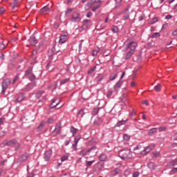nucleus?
<instances>
[{
    "instance_id": "nucleus-8",
    "label": "nucleus",
    "mask_w": 177,
    "mask_h": 177,
    "mask_svg": "<svg viewBox=\"0 0 177 177\" xmlns=\"http://www.w3.org/2000/svg\"><path fill=\"white\" fill-rule=\"evenodd\" d=\"M137 46H138V43L135 41H132L127 45V49H129V50H131V52H135Z\"/></svg>"
},
{
    "instance_id": "nucleus-53",
    "label": "nucleus",
    "mask_w": 177,
    "mask_h": 177,
    "mask_svg": "<svg viewBox=\"0 0 177 177\" xmlns=\"http://www.w3.org/2000/svg\"><path fill=\"white\" fill-rule=\"evenodd\" d=\"M115 1L116 6H118L119 5H121V1L122 0H115Z\"/></svg>"
},
{
    "instance_id": "nucleus-39",
    "label": "nucleus",
    "mask_w": 177,
    "mask_h": 177,
    "mask_svg": "<svg viewBox=\"0 0 177 177\" xmlns=\"http://www.w3.org/2000/svg\"><path fill=\"white\" fill-rule=\"evenodd\" d=\"M80 139H81V136H76L74 140V143L78 144V142H80Z\"/></svg>"
},
{
    "instance_id": "nucleus-33",
    "label": "nucleus",
    "mask_w": 177,
    "mask_h": 177,
    "mask_svg": "<svg viewBox=\"0 0 177 177\" xmlns=\"http://www.w3.org/2000/svg\"><path fill=\"white\" fill-rule=\"evenodd\" d=\"M24 100V95L23 94H20L19 97L15 100V102H21Z\"/></svg>"
},
{
    "instance_id": "nucleus-13",
    "label": "nucleus",
    "mask_w": 177,
    "mask_h": 177,
    "mask_svg": "<svg viewBox=\"0 0 177 177\" xmlns=\"http://www.w3.org/2000/svg\"><path fill=\"white\" fill-rule=\"evenodd\" d=\"M9 41L7 40L1 39L0 40V50H3L8 46Z\"/></svg>"
},
{
    "instance_id": "nucleus-54",
    "label": "nucleus",
    "mask_w": 177,
    "mask_h": 177,
    "mask_svg": "<svg viewBox=\"0 0 177 177\" xmlns=\"http://www.w3.org/2000/svg\"><path fill=\"white\" fill-rule=\"evenodd\" d=\"M172 165H177V159H175L171 161Z\"/></svg>"
},
{
    "instance_id": "nucleus-44",
    "label": "nucleus",
    "mask_w": 177,
    "mask_h": 177,
    "mask_svg": "<svg viewBox=\"0 0 177 177\" xmlns=\"http://www.w3.org/2000/svg\"><path fill=\"white\" fill-rule=\"evenodd\" d=\"M93 162H95V160L86 161V167H91Z\"/></svg>"
},
{
    "instance_id": "nucleus-25",
    "label": "nucleus",
    "mask_w": 177,
    "mask_h": 177,
    "mask_svg": "<svg viewBox=\"0 0 177 177\" xmlns=\"http://www.w3.org/2000/svg\"><path fill=\"white\" fill-rule=\"evenodd\" d=\"M133 53H135V52L129 50V51L126 54L125 59L128 60V59H130L132 55H133Z\"/></svg>"
},
{
    "instance_id": "nucleus-63",
    "label": "nucleus",
    "mask_w": 177,
    "mask_h": 177,
    "mask_svg": "<svg viewBox=\"0 0 177 177\" xmlns=\"http://www.w3.org/2000/svg\"><path fill=\"white\" fill-rule=\"evenodd\" d=\"M66 176H70V175L67 174H64L61 175V177H66Z\"/></svg>"
},
{
    "instance_id": "nucleus-22",
    "label": "nucleus",
    "mask_w": 177,
    "mask_h": 177,
    "mask_svg": "<svg viewBox=\"0 0 177 177\" xmlns=\"http://www.w3.org/2000/svg\"><path fill=\"white\" fill-rule=\"evenodd\" d=\"M128 119H127L126 120H120L116 123L115 127H121V125H125Z\"/></svg>"
},
{
    "instance_id": "nucleus-46",
    "label": "nucleus",
    "mask_w": 177,
    "mask_h": 177,
    "mask_svg": "<svg viewBox=\"0 0 177 177\" xmlns=\"http://www.w3.org/2000/svg\"><path fill=\"white\" fill-rule=\"evenodd\" d=\"M66 160H68V156H64L61 158V161L63 162L64 161H66Z\"/></svg>"
},
{
    "instance_id": "nucleus-43",
    "label": "nucleus",
    "mask_w": 177,
    "mask_h": 177,
    "mask_svg": "<svg viewBox=\"0 0 177 177\" xmlns=\"http://www.w3.org/2000/svg\"><path fill=\"white\" fill-rule=\"evenodd\" d=\"M95 70H96V66H93L92 67L91 69H89V71H88V74H92V73H93V71H95Z\"/></svg>"
},
{
    "instance_id": "nucleus-27",
    "label": "nucleus",
    "mask_w": 177,
    "mask_h": 177,
    "mask_svg": "<svg viewBox=\"0 0 177 177\" xmlns=\"http://www.w3.org/2000/svg\"><path fill=\"white\" fill-rule=\"evenodd\" d=\"M67 82H70V78H65V79L61 80L59 85H64L67 84Z\"/></svg>"
},
{
    "instance_id": "nucleus-38",
    "label": "nucleus",
    "mask_w": 177,
    "mask_h": 177,
    "mask_svg": "<svg viewBox=\"0 0 177 177\" xmlns=\"http://www.w3.org/2000/svg\"><path fill=\"white\" fill-rule=\"evenodd\" d=\"M115 78H117V74L111 75L109 76V80L111 81H114V80H115Z\"/></svg>"
},
{
    "instance_id": "nucleus-20",
    "label": "nucleus",
    "mask_w": 177,
    "mask_h": 177,
    "mask_svg": "<svg viewBox=\"0 0 177 177\" xmlns=\"http://www.w3.org/2000/svg\"><path fill=\"white\" fill-rule=\"evenodd\" d=\"M99 52H100V49L98 47L94 48L92 51V56H97Z\"/></svg>"
},
{
    "instance_id": "nucleus-64",
    "label": "nucleus",
    "mask_w": 177,
    "mask_h": 177,
    "mask_svg": "<svg viewBox=\"0 0 177 177\" xmlns=\"http://www.w3.org/2000/svg\"><path fill=\"white\" fill-rule=\"evenodd\" d=\"M174 140H177V133H176L174 136Z\"/></svg>"
},
{
    "instance_id": "nucleus-51",
    "label": "nucleus",
    "mask_w": 177,
    "mask_h": 177,
    "mask_svg": "<svg viewBox=\"0 0 177 177\" xmlns=\"http://www.w3.org/2000/svg\"><path fill=\"white\" fill-rule=\"evenodd\" d=\"M93 14L92 13V12H88L86 15V17H88V19H89L90 17H92V15Z\"/></svg>"
},
{
    "instance_id": "nucleus-6",
    "label": "nucleus",
    "mask_w": 177,
    "mask_h": 177,
    "mask_svg": "<svg viewBox=\"0 0 177 177\" xmlns=\"http://www.w3.org/2000/svg\"><path fill=\"white\" fill-rule=\"evenodd\" d=\"M68 39V33L64 32L62 35L59 36V44H64L65 42H67Z\"/></svg>"
},
{
    "instance_id": "nucleus-56",
    "label": "nucleus",
    "mask_w": 177,
    "mask_h": 177,
    "mask_svg": "<svg viewBox=\"0 0 177 177\" xmlns=\"http://www.w3.org/2000/svg\"><path fill=\"white\" fill-rule=\"evenodd\" d=\"M5 12V8L3 7L0 8V14L2 15Z\"/></svg>"
},
{
    "instance_id": "nucleus-60",
    "label": "nucleus",
    "mask_w": 177,
    "mask_h": 177,
    "mask_svg": "<svg viewBox=\"0 0 177 177\" xmlns=\"http://www.w3.org/2000/svg\"><path fill=\"white\" fill-rule=\"evenodd\" d=\"M153 156H154V157H158V156H160V152L153 153Z\"/></svg>"
},
{
    "instance_id": "nucleus-24",
    "label": "nucleus",
    "mask_w": 177,
    "mask_h": 177,
    "mask_svg": "<svg viewBox=\"0 0 177 177\" xmlns=\"http://www.w3.org/2000/svg\"><path fill=\"white\" fill-rule=\"evenodd\" d=\"M45 124H46V122H41L40 123V124L39 125V127L37 128V131L38 132H39V131H42V129H44V127H45Z\"/></svg>"
},
{
    "instance_id": "nucleus-1",
    "label": "nucleus",
    "mask_w": 177,
    "mask_h": 177,
    "mask_svg": "<svg viewBox=\"0 0 177 177\" xmlns=\"http://www.w3.org/2000/svg\"><path fill=\"white\" fill-rule=\"evenodd\" d=\"M119 156L122 160H129L132 158V152L129 149H123L120 151Z\"/></svg>"
},
{
    "instance_id": "nucleus-62",
    "label": "nucleus",
    "mask_w": 177,
    "mask_h": 177,
    "mask_svg": "<svg viewBox=\"0 0 177 177\" xmlns=\"http://www.w3.org/2000/svg\"><path fill=\"white\" fill-rule=\"evenodd\" d=\"M0 59H1L2 60L5 59V55H3V53H1V55L0 56Z\"/></svg>"
},
{
    "instance_id": "nucleus-35",
    "label": "nucleus",
    "mask_w": 177,
    "mask_h": 177,
    "mask_svg": "<svg viewBox=\"0 0 177 177\" xmlns=\"http://www.w3.org/2000/svg\"><path fill=\"white\" fill-rule=\"evenodd\" d=\"M100 3L97 6H94L93 8H92V11L93 12H96V10H97V9H99V8H100V1H98Z\"/></svg>"
},
{
    "instance_id": "nucleus-26",
    "label": "nucleus",
    "mask_w": 177,
    "mask_h": 177,
    "mask_svg": "<svg viewBox=\"0 0 177 177\" xmlns=\"http://www.w3.org/2000/svg\"><path fill=\"white\" fill-rule=\"evenodd\" d=\"M100 161H106L107 160V155L102 153L99 157Z\"/></svg>"
},
{
    "instance_id": "nucleus-19",
    "label": "nucleus",
    "mask_w": 177,
    "mask_h": 177,
    "mask_svg": "<svg viewBox=\"0 0 177 177\" xmlns=\"http://www.w3.org/2000/svg\"><path fill=\"white\" fill-rule=\"evenodd\" d=\"M70 131L73 136H75L77 132H78V129H75L74 127L71 126L70 127Z\"/></svg>"
},
{
    "instance_id": "nucleus-23",
    "label": "nucleus",
    "mask_w": 177,
    "mask_h": 177,
    "mask_svg": "<svg viewBox=\"0 0 177 177\" xmlns=\"http://www.w3.org/2000/svg\"><path fill=\"white\" fill-rule=\"evenodd\" d=\"M10 6L12 9H15V8H17L19 6V2H17V0H14L11 3Z\"/></svg>"
},
{
    "instance_id": "nucleus-12",
    "label": "nucleus",
    "mask_w": 177,
    "mask_h": 177,
    "mask_svg": "<svg viewBox=\"0 0 177 177\" xmlns=\"http://www.w3.org/2000/svg\"><path fill=\"white\" fill-rule=\"evenodd\" d=\"M52 156V149L48 150L44 153V158L45 161H49L50 157Z\"/></svg>"
},
{
    "instance_id": "nucleus-2",
    "label": "nucleus",
    "mask_w": 177,
    "mask_h": 177,
    "mask_svg": "<svg viewBox=\"0 0 177 177\" xmlns=\"http://www.w3.org/2000/svg\"><path fill=\"white\" fill-rule=\"evenodd\" d=\"M12 82H10V79L6 78L4 80H3L2 82V93H5L6 92V89H8V86L10 85Z\"/></svg>"
},
{
    "instance_id": "nucleus-10",
    "label": "nucleus",
    "mask_w": 177,
    "mask_h": 177,
    "mask_svg": "<svg viewBox=\"0 0 177 177\" xmlns=\"http://www.w3.org/2000/svg\"><path fill=\"white\" fill-rule=\"evenodd\" d=\"M17 143V140H10L9 141L5 140L3 142V146H13V145H16Z\"/></svg>"
},
{
    "instance_id": "nucleus-37",
    "label": "nucleus",
    "mask_w": 177,
    "mask_h": 177,
    "mask_svg": "<svg viewBox=\"0 0 177 177\" xmlns=\"http://www.w3.org/2000/svg\"><path fill=\"white\" fill-rule=\"evenodd\" d=\"M155 91H157V92H160L161 91V84H158L154 87Z\"/></svg>"
},
{
    "instance_id": "nucleus-36",
    "label": "nucleus",
    "mask_w": 177,
    "mask_h": 177,
    "mask_svg": "<svg viewBox=\"0 0 177 177\" xmlns=\"http://www.w3.org/2000/svg\"><path fill=\"white\" fill-rule=\"evenodd\" d=\"M111 31L113 32L114 33L118 32V26H113L111 28Z\"/></svg>"
},
{
    "instance_id": "nucleus-45",
    "label": "nucleus",
    "mask_w": 177,
    "mask_h": 177,
    "mask_svg": "<svg viewBox=\"0 0 177 177\" xmlns=\"http://www.w3.org/2000/svg\"><path fill=\"white\" fill-rule=\"evenodd\" d=\"M167 127H161L158 128V131L159 132H164V131H166Z\"/></svg>"
},
{
    "instance_id": "nucleus-49",
    "label": "nucleus",
    "mask_w": 177,
    "mask_h": 177,
    "mask_svg": "<svg viewBox=\"0 0 177 177\" xmlns=\"http://www.w3.org/2000/svg\"><path fill=\"white\" fill-rule=\"evenodd\" d=\"M111 95H113V91H109L106 94V96H107V97H110V96H111Z\"/></svg>"
},
{
    "instance_id": "nucleus-28",
    "label": "nucleus",
    "mask_w": 177,
    "mask_h": 177,
    "mask_svg": "<svg viewBox=\"0 0 177 177\" xmlns=\"http://www.w3.org/2000/svg\"><path fill=\"white\" fill-rule=\"evenodd\" d=\"M49 10H50L49 8H48V6H46L41 9L40 12L46 13V12H49Z\"/></svg>"
},
{
    "instance_id": "nucleus-34",
    "label": "nucleus",
    "mask_w": 177,
    "mask_h": 177,
    "mask_svg": "<svg viewBox=\"0 0 177 177\" xmlns=\"http://www.w3.org/2000/svg\"><path fill=\"white\" fill-rule=\"evenodd\" d=\"M44 91H38L37 93H36V98L37 99H39V97H41V96H42V95L44 94Z\"/></svg>"
},
{
    "instance_id": "nucleus-9",
    "label": "nucleus",
    "mask_w": 177,
    "mask_h": 177,
    "mask_svg": "<svg viewBox=\"0 0 177 177\" xmlns=\"http://www.w3.org/2000/svg\"><path fill=\"white\" fill-rule=\"evenodd\" d=\"M154 147H156V145L154 144L147 147L143 151H142L141 154L145 155L147 154V153H150L151 150H153Z\"/></svg>"
},
{
    "instance_id": "nucleus-7",
    "label": "nucleus",
    "mask_w": 177,
    "mask_h": 177,
    "mask_svg": "<svg viewBox=\"0 0 177 177\" xmlns=\"http://www.w3.org/2000/svg\"><path fill=\"white\" fill-rule=\"evenodd\" d=\"M128 10H129V8H126V10L124 11L123 12V17L124 20H128V19H129V16H131V15H133V16H136V13L133 11L131 12V14H129V12H128Z\"/></svg>"
},
{
    "instance_id": "nucleus-52",
    "label": "nucleus",
    "mask_w": 177,
    "mask_h": 177,
    "mask_svg": "<svg viewBox=\"0 0 177 177\" xmlns=\"http://www.w3.org/2000/svg\"><path fill=\"white\" fill-rule=\"evenodd\" d=\"M140 149H142V145H138L135 147L134 150H140Z\"/></svg>"
},
{
    "instance_id": "nucleus-42",
    "label": "nucleus",
    "mask_w": 177,
    "mask_h": 177,
    "mask_svg": "<svg viewBox=\"0 0 177 177\" xmlns=\"http://www.w3.org/2000/svg\"><path fill=\"white\" fill-rule=\"evenodd\" d=\"M160 37V32H154L152 34L151 38H157Z\"/></svg>"
},
{
    "instance_id": "nucleus-41",
    "label": "nucleus",
    "mask_w": 177,
    "mask_h": 177,
    "mask_svg": "<svg viewBox=\"0 0 177 177\" xmlns=\"http://www.w3.org/2000/svg\"><path fill=\"white\" fill-rule=\"evenodd\" d=\"M123 139L124 140L128 141L129 139H131V137L128 136V134H124Z\"/></svg>"
},
{
    "instance_id": "nucleus-50",
    "label": "nucleus",
    "mask_w": 177,
    "mask_h": 177,
    "mask_svg": "<svg viewBox=\"0 0 177 177\" xmlns=\"http://www.w3.org/2000/svg\"><path fill=\"white\" fill-rule=\"evenodd\" d=\"M17 80H19V76L16 75L14 78H13V81H12V84H15L16 81H17Z\"/></svg>"
},
{
    "instance_id": "nucleus-3",
    "label": "nucleus",
    "mask_w": 177,
    "mask_h": 177,
    "mask_svg": "<svg viewBox=\"0 0 177 177\" xmlns=\"http://www.w3.org/2000/svg\"><path fill=\"white\" fill-rule=\"evenodd\" d=\"M91 20H89V19H84L82 21V26L80 28V31H82V30H88V28H89V27L91 26Z\"/></svg>"
},
{
    "instance_id": "nucleus-16",
    "label": "nucleus",
    "mask_w": 177,
    "mask_h": 177,
    "mask_svg": "<svg viewBox=\"0 0 177 177\" xmlns=\"http://www.w3.org/2000/svg\"><path fill=\"white\" fill-rule=\"evenodd\" d=\"M61 129H62V127L60 126V124H56L55 129L53 131V136H56V135H57L59 132H60Z\"/></svg>"
},
{
    "instance_id": "nucleus-18",
    "label": "nucleus",
    "mask_w": 177,
    "mask_h": 177,
    "mask_svg": "<svg viewBox=\"0 0 177 177\" xmlns=\"http://www.w3.org/2000/svg\"><path fill=\"white\" fill-rule=\"evenodd\" d=\"M121 85H122V82L121 80H119L113 86L114 91H115V92L119 91L120 88H121Z\"/></svg>"
},
{
    "instance_id": "nucleus-47",
    "label": "nucleus",
    "mask_w": 177,
    "mask_h": 177,
    "mask_svg": "<svg viewBox=\"0 0 177 177\" xmlns=\"http://www.w3.org/2000/svg\"><path fill=\"white\" fill-rule=\"evenodd\" d=\"M139 175H140V173L139 171H135L133 173V177H139Z\"/></svg>"
},
{
    "instance_id": "nucleus-4",
    "label": "nucleus",
    "mask_w": 177,
    "mask_h": 177,
    "mask_svg": "<svg viewBox=\"0 0 177 177\" xmlns=\"http://www.w3.org/2000/svg\"><path fill=\"white\" fill-rule=\"evenodd\" d=\"M25 77L26 78H28L30 81H33V80H35V75L32 74V70L31 68H29L26 72H25Z\"/></svg>"
},
{
    "instance_id": "nucleus-5",
    "label": "nucleus",
    "mask_w": 177,
    "mask_h": 177,
    "mask_svg": "<svg viewBox=\"0 0 177 177\" xmlns=\"http://www.w3.org/2000/svg\"><path fill=\"white\" fill-rule=\"evenodd\" d=\"M71 21L73 23H78L81 21V17L80 16L79 12H74L72 15V17L71 18Z\"/></svg>"
},
{
    "instance_id": "nucleus-15",
    "label": "nucleus",
    "mask_w": 177,
    "mask_h": 177,
    "mask_svg": "<svg viewBox=\"0 0 177 177\" xmlns=\"http://www.w3.org/2000/svg\"><path fill=\"white\" fill-rule=\"evenodd\" d=\"M28 42L32 46H35L36 44H38V40L35 39V36H31L30 39H28Z\"/></svg>"
},
{
    "instance_id": "nucleus-48",
    "label": "nucleus",
    "mask_w": 177,
    "mask_h": 177,
    "mask_svg": "<svg viewBox=\"0 0 177 177\" xmlns=\"http://www.w3.org/2000/svg\"><path fill=\"white\" fill-rule=\"evenodd\" d=\"M52 122H53V118H49L47 120V124H52Z\"/></svg>"
},
{
    "instance_id": "nucleus-59",
    "label": "nucleus",
    "mask_w": 177,
    "mask_h": 177,
    "mask_svg": "<svg viewBox=\"0 0 177 177\" xmlns=\"http://www.w3.org/2000/svg\"><path fill=\"white\" fill-rule=\"evenodd\" d=\"M71 12H73V9H71V8L68 9V10L66 11V15H67L68 13H71Z\"/></svg>"
},
{
    "instance_id": "nucleus-21",
    "label": "nucleus",
    "mask_w": 177,
    "mask_h": 177,
    "mask_svg": "<svg viewBox=\"0 0 177 177\" xmlns=\"http://www.w3.org/2000/svg\"><path fill=\"white\" fill-rule=\"evenodd\" d=\"M89 151H91V150H86V149H83L80 152V156H81L82 157H85V156H86V154H88V153H89Z\"/></svg>"
},
{
    "instance_id": "nucleus-55",
    "label": "nucleus",
    "mask_w": 177,
    "mask_h": 177,
    "mask_svg": "<svg viewBox=\"0 0 177 177\" xmlns=\"http://www.w3.org/2000/svg\"><path fill=\"white\" fill-rule=\"evenodd\" d=\"M77 145L75 142H74L72 145L73 149H74L75 150H77Z\"/></svg>"
},
{
    "instance_id": "nucleus-31",
    "label": "nucleus",
    "mask_w": 177,
    "mask_h": 177,
    "mask_svg": "<svg viewBox=\"0 0 177 177\" xmlns=\"http://www.w3.org/2000/svg\"><path fill=\"white\" fill-rule=\"evenodd\" d=\"M27 158H28V153L23 154L20 157L21 161H26V160H27Z\"/></svg>"
},
{
    "instance_id": "nucleus-11",
    "label": "nucleus",
    "mask_w": 177,
    "mask_h": 177,
    "mask_svg": "<svg viewBox=\"0 0 177 177\" xmlns=\"http://www.w3.org/2000/svg\"><path fill=\"white\" fill-rule=\"evenodd\" d=\"M35 83H29L28 84L25 88H24V92H28L29 91H31V89H33L35 86Z\"/></svg>"
},
{
    "instance_id": "nucleus-30",
    "label": "nucleus",
    "mask_w": 177,
    "mask_h": 177,
    "mask_svg": "<svg viewBox=\"0 0 177 177\" xmlns=\"http://www.w3.org/2000/svg\"><path fill=\"white\" fill-rule=\"evenodd\" d=\"M84 114H85V113H84V109H80L77 113V117L82 118V117H84Z\"/></svg>"
},
{
    "instance_id": "nucleus-17",
    "label": "nucleus",
    "mask_w": 177,
    "mask_h": 177,
    "mask_svg": "<svg viewBox=\"0 0 177 177\" xmlns=\"http://www.w3.org/2000/svg\"><path fill=\"white\" fill-rule=\"evenodd\" d=\"M59 103H60V100H53V102L50 104L51 109H55V107H57Z\"/></svg>"
},
{
    "instance_id": "nucleus-32",
    "label": "nucleus",
    "mask_w": 177,
    "mask_h": 177,
    "mask_svg": "<svg viewBox=\"0 0 177 177\" xmlns=\"http://www.w3.org/2000/svg\"><path fill=\"white\" fill-rule=\"evenodd\" d=\"M157 132V128H152L149 131V135L151 136Z\"/></svg>"
},
{
    "instance_id": "nucleus-57",
    "label": "nucleus",
    "mask_w": 177,
    "mask_h": 177,
    "mask_svg": "<svg viewBox=\"0 0 177 177\" xmlns=\"http://www.w3.org/2000/svg\"><path fill=\"white\" fill-rule=\"evenodd\" d=\"M3 120H5V118H0V125H3Z\"/></svg>"
},
{
    "instance_id": "nucleus-40",
    "label": "nucleus",
    "mask_w": 177,
    "mask_h": 177,
    "mask_svg": "<svg viewBox=\"0 0 177 177\" xmlns=\"http://www.w3.org/2000/svg\"><path fill=\"white\" fill-rule=\"evenodd\" d=\"M176 172H177V167H174V168H173V169L171 170L169 174H170V175H174V174H176Z\"/></svg>"
},
{
    "instance_id": "nucleus-29",
    "label": "nucleus",
    "mask_w": 177,
    "mask_h": 177,
    "mask_svg": "<svg viewBox=\"0 0 177 177\" xmlns=\"http://www.w3.org/2000/svg\"><path fill=\"white\" fill-rule=\"evenodd\" d=\"M148 168H149V169H154L156 168V164H154L153 162H149Z\"/></svg>"
},
{
    "instance_id": "nucleus-14",
    "label": "nucleus",
    "mask_w": 177,
    "mask_h": 177,
    "mask_svg": "<svg viewBox=\"0 0 177 177\" xmlns=\"http://www.w3.org/2000/svg\"><path fill=\"white\" fill-rule=\"evenodd\" d=\"M120 172H121V170H120V169L117 168V169H115L114 170H112L109 173V176L110 177L117 176V175H118V174H120Z\"/></svg>"
},
{
    "instance_id": "nucleus-61",
    "label": "nucleus",
    "mask_w": 177,
    "mask_h": 177,
    "mask_svg": "<svg viewBox=\"0 0 177 177\" xmlns=\"http://www.w3.org/2000/svg\"><path fill=\"white\" fill-rule=\"evenodd\" d=\"M172 35H174V37H176V35H177V30H175L174 31H173Z\"/></svg>"
},
{
    "instance_id": "nucleus-58",
    "label": "nucleus",
    "mask_w": 177,
    "mask_h": 177,
    "mask_svg": "<svg viewBox=\"0 0 177 177\" xmlns=\"http://www.w3.org/2000/svg\"><path fill=\"white\" fill-rule=\"evenodd\" d=\"M165 19H172V15H167L166 17H165Z\"/></svg>"
}]
</instances>
